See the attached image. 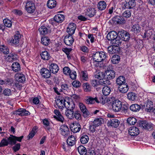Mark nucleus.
<instances>
[{
	"label": "nucleus",
	"mask_w": 155,
	"mask_h": 155,
	"mask_svg": "<svg viewBox=\"0 0 155 155\" xmlns=\"http://www.w3.org/2000/svg\"><path fill=\"white\" fill-rule=\"evenodd\" d=\"M105 81H103V83L105 86H107V84H110L109 80H111L114 78L115 76V71L111 70H107L105 72Z\"/></svg>",
	"instance_id": "f257e3e1"
},
{
	"label": "nucleus",
	"mask_w": 155,
	"mask_h": 155,
	"mask_svg": "<svg viewBox=\"0 0 155 155\" xmlns=\"http://www.w3.org/2000/svg\"><path fill=\"white\" fill-rule=\"evenodd\" d=\"M106 58V54L103 51L97 52L93 55L94 60L98 62L103 61Z\"/></svg>",
	"instance_id": "f03ea898"
},
{
	"label": "nucleus",
	"mask_w": 155,
	"mask_h": 155,
	"mask_svg": "<svg viewBox=\"0 0 155 155\" xmlns=\"http://www.w3.org/2000/svg\"><path fill=\"white\" fill-rule=\"evenodd\" d=\"M25 9L28 13H34L36 9L35 3L31 1H27L26 4Z\"/></svg>",
	"instance_id": "7ed1b4c3"
},
{
	"label": "nucleus",
	"mask_w": 155,
	"mask_h": 155,
	"mask_svg": "<svg viewBox=\"0 0 155 155\" xmlns=\"http://www.w3.org/2000/svg\"><path fill=\"white\" fill-rule=\"evenodd\" d=\"M112 109L115 112L121 111L122 108V102L120 101L116 100L113 101L112 103Z\"/></svg>",
	"instance_id": "20e7f679"
},
{
	"label": "nucleus",
	"mask_w": 155,
	"mask_h": 155,
	"mask_svg": "<svg viewBox=\"0 0 155 155\" xmlns=\"http://www.w3.org/2000/svg\"><path fill=\"white\" fill-rule=\"evenodd\" d=\"M60 132L63 136L67 137L70 134L69 128L65 125H61L59 129Z\"/></svg>",
	"instance_id": "39448f33"
},
{
	"label": "nucleus",
	"mask_w": 155,
	"mask_h": 155,
	"mask_svg": "<svg viewBox=\"0 0 155 155\" xmlns=\"http://www.w3.org/2000/svg\"><path fill=\"white\" fill-rule=\"evenodd\" d=\"M118 35L121 37V40L125 41H127L130 38V35L128 33L124 30H121L118 32Z\"/></svg>",
	"instance_id": "423d86ee"
},
{
	"label": "nucleus",
	"mask_w": 155,
	"mask_h": 155,
	"mask_svg": "<svg viewBox=\"0 0 155 155\" xmlns=\"http://www.w3.org/2000/svg\"><path fill=\"white\" fill-rule=\"evenodd\" d=\"M23 138V136L20 137H17L12 135H10L9 137L10 143L11 145L15 144L16 143V141L21 142L22 139Z\"/></svg>",
	"instance_id": "0eeeda50"
},
{
	"label": "nucleus",
	"mask_w": 155,
	"mask_h": 155,
	"mask_svg": "<svg viewBox=\"0 0 155 155\" xmlns=\"http://www.w3.org/2000/svg\"><path fill=\"white\" fill-rule=\"evenodd\" d=\"M119 121L117 119H113L108 121L107 126L116 128L118 127L120 124Z\"/></svg>",
	"instance_id": "6e6552de"
},
{
	"label": "nucleus",
	"mask_w": 155,
	"mask_h": 155,
	"mask_svg": "<svg viewBox=\"0 0 155 155\" xmlns=\"http://www.w3.org/2000/svg\"><path fill=\"white\" fill-rule=\"evenodd\" d=\"M76 28V25L73 23H70L67 28V31L69 35H73Z\"/></svg>",
	"instance_id": "1a4fd4ad"
},
{
	"label": "nucleus",
	"mask_w": 155,
	"mask_h": 155,
	"mask_svg": "<svg viewBox=\"0 0 155 155\" xmlns=\"http://www.w3.org/2000/svg\"><path fill=\"white\" fill-rule=\"evenodd\" d=\"M74 39L72 35H68L66 36L64 39V42L65 44L68 46H71L72 45L74 41Z\"/></svg>",
	"instance_id": "9d476101"
},
{
	"label": "nucleus",
	"mask_w": 155,
	"mask_h": 155,
	"mask_svg": "<svg viewBox=\"0 0 155 155\" xmlns=\"http://www.w3.org/2000/svg\"><path fill=\"white\" fill-rule=\"evenodd\" d=\"M79 106L81 110L83 112V116L84 117H86L89 116V113L84 104L81 103H80L79 104Z\"/></svg>",
	"instance_id": "9b49d317"
},
{
	"label": "nucleus",
	"mask_w": 155,
	"mask_h": 155,
	"mask_svg": "<svg viewBox=\"0 0 155 155\" xmlns=\"http://www.w3.org/2000/svg\"><path fill=\"white\" fill-rule=\"evenodd\" d=\"M16 80L18 82L23 83L25 81V75L21 73H17L15 76Z\"/></svg>",
	"instance_id": "f8f14e48"
},
{
	"label": "nucleus",
	"mask_w": 155,
	"mask_h": 155,
	"mask_svg": "<svg viewBox=\"0 0 155 155\" xmlns=\"http://www.w3.org/2000/svg\"><path fill=\"white\" fill-rule=\"evenodd\" d=\"M70 127L71 130L74 133L79 132L81 129V126L78 123H74Z\"/></svg>",
	"instance_id": "ddd939ff"
},
{
	"label": "nucleus",
	"mask_w": 155,
	"mask_h": 155,
	"mask_svg": "<svg viewBox=\"0 0 155 155\" xmlns=\"http://www.w3.org/2000/svg\"><path fill=\"white\" fill-rule=\"evenodd\" d=\"M139 133V129L135 127H132L130 128L129 130V134L132 136H136Z\"/></svg>",
	"instance_id": "4468645a"
},
{
	"label": "nucleus",
	"mask_w": 155,
	"mask_h": 155,
	"mask_svg": "<svg viewBox=\"0 0 155 155\" xmlns=\"http://www.w3.org/2000/svg\"><path fill=\"white\" fill-rule=\"evenodd\" d=\"M66 101L63 99H57L55 102L57 106L60 109H62L65 107V103Z\"/></svg>",
	"instance_id": "2eb2a0df"
},
{
	"label": "nucleus",
	"mask_w": 155,
	"mask_h": 155,
	"mask_svg": "<svg viewBox=\"0 0 155 155\" xmlns=\"http://www.w3.org/2000/svg\"><path fill=\"white\" fill-rule=\"evenodd\" d=\"M144 106L145 108V110L147 112H150L153 110V102L148 100L146 103H145Z\"/></svg>",
	"instance_id": "dca6fc26"
},
{
	"label": "nucleus",
	"mask_w": 155,
	"mask_h": 155,
	"mask_svg": "<svg viewBox=\"0 0 155 155\" xmlns=\"http://www.w3.org/2000/svg\"><path fill=\"white\" fill-rule=\"evenodd\" d=\"M118 35L116 32L112 31L109 32L107 34V37L108 40L112 41L117 37Z\"/></svg>",
	"instance_id": "f3484780"
},
{
	"label": "nucleus",
	"mask_w": 155,
	"mask_h": 155,
	"mask_svg": "<svg viewBox=\"0 0 155 155\" xmlns=\"http://www.w3.org/2000/svg\"><path fill=\"white\" fill-rule=\"evenodd\" d=\"M40 73L42 76L45 78H48L51 76L50 71L46 68H42L41 70Z\"/></svg>",
	"instance_id": "a211bd4d"
},
{
	"label": "nucleus",
	"mask_w": 155,
	"mask_h": 155,
	"mask_svg": "<svg viewBox=\"0 0 155 155\" xmlns=\"http://www.w3.org/2000/svg\"><path fill=\"white\" fill-rule=\"evenodd\" d=\"M13 82V80L11 78H7L5 80L0 79V85H1L6 84L7 86H11Z\"/></svg>",
	"instance_id": "6ab92c4d"
},
{
	"label": "nucleus",
	"mask_w": 155,
	"mask_h": 155,
	"mask_svg": "<svg viewBox=\"0 0 155 155\" xmlns=\"http://www.w3.org/2000/svg\"><path fill=\"white\" fill-rule=\"evenodd\" d=\"M64 15L58 14L54 16V20L57 23H61L64 21Z\"/></svg>",
	"instance_id": "aec40b11"
},
{
	"label": "nucleus",
	"mask_w": 155,
	"mask_h": 155,
	"mask_svg": "<svg viewBox=\"0 0 155 155\" xmlns=\"http://www.w3.org/2000/svg\"><path fill=\"white\" fill-rule=\"evenodd\" d=\"M136 5V2L134 0H129L126 2L124 6L126 8L131 9L134 7Z\"/></svg>",
	"instance_id": "412c9836"
},
{
	"label": "nucleus",
	"mask_w": 155,
	"mask_h": 155,
	"mask_svg": "<svg viewBox=\"0 0 155 155\" xmlns=\"http://www.w3.org/2000/svg\"><path fill=\"white\" fill-rule=\"evenodd\" d=\"M76 141L75 137L73 135L69 136L67 140V143L69 146H72Z\"/></svg>",
	"instance_id": "4be33fe9"
},
{
	"label": "nucleus",
	"mask_w": 155,
	"mask_h": 155,
	"mask_svg": "<svg viewBox=\"0 0 155 155\" xmlns=\"http://www.w3.org/2000/svg\"><path fill=\"white\" fill-rule=\"evenodd\" d=\"M41 58L44 61H47L50 59V54L47 51H42L40 54Z\"/></svg>",
	"instance_id": "5701e85b"
},
{
	"label": "nucleus",
	"mask_w": 155,
	"mask_h": 155,
	"mask_svg": "<svg viewBox=\"0 0 155 155\" xmlns=\"http://www.w3.org/2000/svg\"><path fill=\"white\" fill-rule=\"evenodd\" d=\"M54 112L56 114V115L54 116V118L60 121L63 122L64 120V118L61 115L59 111L58 110H54Z\"/></svg>",
	"instance_id": "b1692460"
},
{
	"label": "nucleus",
	"mask_w": 155,
	"mask_h": 155,
	"mask_svg": "<svg viewBox=\"0 0 155 155\" xmlns=\"http://www.w3.org/2000/svg\"><path fill=\"white\" fill-rule=\"evenodd\" d=\"M21 38V35L18 31H17L15 35L14 38H12L11 41L14 44L17 45L19 43Z\"/></svg>",
	"instance_id": "393cba45"
},
{
	"label": "nucleus",
	"mask_w": 155,
	"mask_h": 155,
	"mask_svg": "<svg viewBox=\"0 0 155 155\" xmlns=\"http://www.w3.org/2000/svg\"><path fill=\"white\" fill-rule=\"evenodd\" d=\"M96 10L94 8H89L87 9L86 14L90 17H92L95 15Z\"/></svg>",
	"instance_id": "a878e982"
},
{
	"label": "nucleus",
	"mask_w": 155,
	"mask_h": 155,
	"mask_svg": "<svg viewBox=\"0 0 155 155\" xmlns=\"http://www.w3.org/2000/svg\"><path fill=\"white\" fill-rule=\"evenodd\" d=\"M15 114L21 116L28 115L30 114L28 111L26 110L24 108H21L18 110L16 111Z\"/></svg>",
	"instance_id": "bb28decb"
},
{
	"label": "nucleus",
	"mask_w": 155,
	"mask_h": 155,
	"mask_svg": "<svg viewBox=\"0 0 155 155\" xmlns=\"http://www.w3.org/2000/svg\"><path fill=\"white\" fill-rule=\"evenodd\" d=\"M49 69L51 72L54 74L58 72L59 69L57 64L52 63L49 66Z\"/></svg>",
	"instance_id": "cd10ccee"
},
{
	"label": "nucleus",
	"mask_w": 155,
	"mask_h": 155,
	"mask_svg": "<svg viewBox=\"0 0 155 155\" xmlns=\"http://www.w3.org/2000/svg\"><path fill=\"white\" fill-rule=\"evenodd\" d=\"M12 70L15 72H17L21 70V66L19 63L17 62H14L12 65Z\"/></svg>",
	"instance_id": "c85d7f7f"
},
{
	"label": "nucleus",
	"mask_w": 155,
	"mask_h": 155,
	"mask_svg": "<svg viewBox=\"0 0 155 155\" xmlns=\"http://www.w3.org/2000/svg\"><path fill=\"white\" fill-rule=\"evenodd\" d=\"M65 107L66 108L67 110H72L75 108V104L72 101H70L69 100L68 101H66Z\"/></svg>",
	"instance_id": "c756f323"
},
{
	"label": "nucleus",
	"mask_w": 155,
	"mask_h": 155,
	"mask_svg": "<svg viewBox=\"0 0 155 155\" xmlns=\"http://www.w3.org/2000/svg\"><path fill=\"white\" fill-rule=\"evenodd\" d=\"M0 52L4 54H7L9 53V49L6 46L2 45H0Z\"/></svg>",
	"instance_id": "7c9ffc66"
},
{
	"label": "nucleus",
	"mask_w": 155,
	"mask_h": 155,
	"mask_svg": "<svg viewBox=\"0 0 155 155\" xmlns=\"http://www.w3.org/2000/svg\"><path fill=\"white\" fill-rule=\"evenodd\" d=\"M106 6L107 4L106 3L103 1H100L97 5L98 9L101 11L105 9Z\"/></svg>",
	"instance_id": "2f4dec72"
},
{
	"label": "nucleus",
	"mask_w": 155,
	"mask_h": 155,
	"mask_svg": "<svg viewBox=\"0 0 155 155\" xmlns=\"http://www.w3.org/2000/svg\"><path fill=\"white\" fill-rule=\"evenodd\" d=\"M104 122V120L102 118H97L94 120L92 123L94 126L98 127L101 125Z\"/></svg>",
	"instance_id": "473e14b6"
},
{
	"label": "nucleus",
	"mask_w": 155,
	"mask_h": 155,
	"mask_svg": "<svg viewBox=\"0 0 155 155\" xmlns=\"http://www.w3.org/2000/svg\"><path fill=\"white\" fill-rule=\"evenodd\" d=\"M116 82L117 84L120 86L122 84H125V78L123 76H120L117 78Z\"/></svg>",
	"instance_id": "72a5a7b5"
},
{
	"label": "nucleus",
	"mask_w": 155,
	"mask_h": 155,
	"mask_svg": "<svg viewBox=\"0 0 155 155\" xmlns=\"http://www.w3.org/2000/svg\"><path fill=\"white\" fill-rule=\"evenodd\" d=\"M95 78L100 79L101 82L105 81V74L102 72H99L97 73L95 75Z\"/></svg>",
	"instance_id": "f704fd0d"
},
{
	"label": "nucleus",
	"mask_w": 155,
	"mask_h": 155,
	"mask_svg": "<svg viewBox=\"0 0 155 155\" xmlns=\"http://www.w3.org/2000/svg\"><path fill=\"white\" fill-rule=\"evenodd\" d=\"M154 32V30L152 28H150L145 31L143 37L144 38L150 37Z\"/></svg>",
	"instance_id": "c9c22d12"
},
{
	"label": "nucleus",
	"mask_w": 155,
	"mask_h": 155,
	"mask_svg": "<svg viewBox=\"0 0 155 155\" xmlns=\"http://www.w3.org/2000/svg\"><path fill=\"white\" fill-rule=\"evenodd\" d=\"M78 150L80 155H85L87 153L86 149L83 146H80L78 147Z\"/></svg>",
	"instance_id": "e433bc0d"
},
{
	"label": "nucleus",
	"mask_w": 155,
	"mask_h": 155,
	"mask_svg": "<svg viewBox=\"0 0 155 155\" xmlns=\"http://www.w3.org/2000/svg\"><path fill=\"white\" fill-rule=\"evenodd\" d=\"M65 113L66 116L70 119H73L74 118V112L72 110H67Z\"/></svg>",
	"instance_id": "4c0bfd02"
},
{
	"label": "nucleus",
	"mask_w": 155,
	"mask_h": 155,
	"mask_svg": "<svg viewBox=\"0 0 155 155\" xmlns=\"http://www.w3.org/2000/svg\"><path fill=\"white\" fill-rule=\"evenodd\" d=\"M121 39H120V37H117L116 38L111 41V42L114 46L118 47L121 43Z\"/></svg>",
	"instance_id": "58836bf2"
},
{
	"label": "nucleus",
	"mask_w": 155,
	"mask_h": 155,
	"mask_svg": "<svg viewBox=\"0 0 155 155\" xmlns=\"http://www.w3.org/2000/svg\"><path fill=\"white\" fill-rule=\"evenodd\" d=\"M131 30L134 33L137 34L140 31V28L139 25L135 24L133 26Z\"/></svg>",
	"instance_id": "ea45409f"
},
{
	"label": "nucleus",
	"mask_w": 155,
	"mask_h": 155,
	"mask_svg": "<svg viewBox=\"0 0 155 155\" xmlns=\"http://www.w3.org/2000/svg\"><path fill=\"white\" fill-rule=\"evenodd\" d=\"M110 101L108 98L101 97L99 98V100L97 98V103H100L102 104H104L106 103H107Z\"/></svg>",
	"instance_id": "a19ab883"
},
{
	"label": "nucleus",
	"mask_w": 155,
	"mask_h": 155,
	"mask_svg": "<svg viewBox=\"0 0 155 155\" xmlns=\"http://www.w3.org/2000/svg\"><path fill=\"white\" fill-rule=\"evenodd\" d=\"M56 5V2L55 0H49L47 2L48 7L51 9L54 8Z\"/></svg>",
	"instance_id": "79ce46f5"
},
{
	"label": "nucleus",
	"mask_w": 155,
	"mask_h": 155,
	"mask_svg": "<svg viewBox=\"0 0 155 155\" xmlns=\"http://www.w3.org/2000/svg\"><path fill=\"white\" fill-rule=\"evenodd\" d=\"M130 109L134 112H137L140 109V106L138 104H134L131 105L130 107Z\"/></svg>",
	"instance_id": "37998d69"
},
{
	"label": "nucleus",
	"mask_w": 155,
	"mask_h": 155,
	"mask_svg": "<svg viewBox=\"0 0 155 155\" xmlns=\"http://www.w3.org/2000/svg\"><path fill=\"white\" fill-rule=\"evenodd\" d=\"M11 144L10 143V140L9 137L6 140V139H3L2 140L0 143V147H3L7 146L8 144Z\"/></svg>",
	"instance_id": "c03bdc74"
},
{
	"label": "nucleus",
	"mask_w": 155,
	"mask_h": 155,
	"mask_svg": "<svg viewBox=\"0 0 155 155\" xmlns=\"http://www.w3.org/2000/svg\"><path fill=\"white\" fill-rule=\"evenodd\" d=\"M97 98H93L89 97H87L86 100V103L87 104H94L95 102H97Z\"/></svg>",
	"instance_id": "a18cd8bd"
},
{
	"label": "nucleus",
	"mask_w": 155,
	"mask_h": 155,
	"mask_svg": "<svg viewBox=\"0 0 155 155\" xmlns=\"http://www.w3.org/2000/svg\"><path fill=\"white\" fill-rule=\"evenodd\" d=\"M89 140L88 136L86 135L82 136L80 139V141L82 144H86L87 143Z\"/></svg>",
	"instance_id": "49530a36"
},
{
	"label": "nucleus",
	"mask_w": 155,
	"mask_h": 155,
	"mask_svg": "<svg viewBox=\"0 0 155 155\" xmlns=\"http://www.w3.org/2000/svg\"><path fill=\"white\" fill-rule=\"evenodd\" d=\"M38 31L41 34L44 35L47 34L48 29L45 26H41L39 28Z\"/></svg>",
	"instance_id": "de8ad7c7"
},
{
	"label": "nucleus",
	"mask_w": 155,
	"mask_h": 155,
	"mask_svg": "<svg viewBox=\"0 0 155 155\" xmlns=\"http://www.w3.org/2000/svg\"><path fill=\"white\" fill-rule=\"evenodd\" d=\"M42 44L45 46L48 45L50 42V40L48 37H42L41 39Z\"/></svg>",
	"instance_id": "09e8293b"
},
{
	"label": "nucleus",
	"mask_w": 155,
	"mask_h": 155,
	"mask_svg": "<svg viewBox=\"0 0 155 155\" xmlns=\"http://www.w3.org/2000/svg\"><path fill=\"white\" fill-rule=\"evenodd\" d=\"M3 22L5 25L8 28H11L12 25V22L8 19L5 18L3 20Z\"/></svg>",
	"instance_id": "8fccbe9b"
},
{
	"label": "nucleus",
	"mask_w": 155,
	"mask_h": 155,
	"mask_svg": "<svg viewBox=\"0 0 155 155\" xmlns=\"http://www.w3.org/2000/svg\"><path fill=\"white\" fill-rule=\"evenodd\" d=\"M120 59V57L117 55H114L112 57L111 61L113 63L117 64L119 62Z\"/></svg>",
	"instance_id": "3c124183"
},
{
	"label": "nucleus",
	"mask_w": 155,
	"mask_h": 155,
	"mask_svg": "<svg viewBox=\"0 0 155 155\" xmlns=\"http://www.w3.org/2000/svg\"><path fill=\"white\" fill-rule=\"evenodd\" d=\"M136 119L133 117H130L127 120V123L130 125H134L137 122Z\"/></svg>",
	"instance_id": "603ef678"
},
{
	"label": "nucleus",
	"mask_w": 155,
	"mask_h": 155,
	"mask_svg": "<svg viewBox=\"0 0 155 155\" xmlns=\"http://www.w3.org/2000/svg\"><path fill=\"white\" fill-rule=\"evenodd\" d=\"M136 97V94L133 92L129 93L127 95V97L129 100L130 101H134Z\"/></svg>",
	"instance_id": "864d4df0"
},
{
	"label": "nucleus",
	"mask_w": 155,
	"mask_h": 155,
	"mask_svg": "<svg viewBox=\"0 0 155 155\" xmlns=\"http://www.w3.org/2000/svg\"><path fill=\"white\" fill-rule=\"evenodd\" d=\"M37 129V128L36 127H35L32 128L31 132L28 135V137L29 139L32 138L33 137L36 132V130Z\"/></svg>",
	"instance_id": "5fc2aeb1"
},
{
	"label": "nucleus",
	"mask_w": 155,
	"mask_h": 155,
	"mask_svg": "<svg viewBox=\"0 0 155 155\" xmlns=\"http://www.w3.org/2000/svg\"><path fill=\"white\" fill-rule=\"evenodd\" d=\"M110 91L111 89L110 88H103L102 93L105 96L108 95L110 94Z\"/></svg>",
	"instance_id": "6e6d98bb"
},
{
	"label": "nucleus",
	"mask_w": 155,
	"mask_h": 155,
	"mask_svg": "<svg viewBox=\"0 0 155 155\" xmlns=\"http://www.w3.org/2000/svg\"><path fill=\"white\" fill-rule=\"evenodd\" d=\"M131 15V11L129 10H127L123 14V16L124 18H128L130 17Z\"/></svg>",
	"instance_id": "4d7b16f0"
},
{
	"label": "nucleus",
	"mask_w": 155,
	"mask_h": 155,
	"mask_svg": "<svg viewBox=\"0 0 155 155\" xmlns=\"http://www.w3.org/2000/svg\"><path fill=\"white\" fill-rule=\"evenodd\" d=\"M58 82H56V84H55V86H61V87H67L70 86H70H69V85H70V84L69 83L67 84L66 83H59V82H58V81H57Z\"/></svg>",
	"instance_id": "13d9d810"
},
{
	"label": "nucleus",
	"mask_w": 155,
	"mask_h": 155,
	"mask_svg": "<svg viewBox=\"0 0 155 155\" xmlns=\"http://www.w3.org/2000/svg\"><path fill=\"white\" fill-rule=\"evenodd\" d=\"M74 117L77 120H80L81 118V115L80 112L78 111H76L74 113Z\"/></svg>",
	"instance_id": "bf43d9fd"
},
{
	"label": "nucleus",
	"mask_w": 155,
	"mask_h": 155,
	"mask_svg": "<svg viewBox=\"0 0 155 155\" xmlns=\"http://www.w3.org/2000/svg\"><path fill=\"white\" fill-rule=\"evenodd\" d=\"M114 20V21L116 22L118 24H121L123 23V20L121 17L117 16L115 17Z\"/></svg>",
	"instance_id": "052dcab7"
},
{
	"label": "nucleus",
	"mask_w": 155,
	"mask_h": 155,
	"mask_svg": "<svg viewBox=\"0 0 155 155\" xmlns=\"http://www.w3.org/2000/svg\"><path fill=\"white\" fill-rule=\"evenodd\" d=\"M146 121H140L138 124V125L141 128L145 129H146Z\"/></svg>",
	"instance_id": "680f3d73"
},
{
	"label": "nucleus",
	"mask_w": 155,
	"mask_h": 155,
	"mask_svg": "<svg viewBox=\"0 0 155 155\" xmlns=\"http://www.w3.org/2000/svg\"><path fill=\"white\" fill-rule=\"evenodd\" d=\"M146 127L145 129L151 130L153 127V125L150 122H148L146 121Z\"/></svg>",
	"instance_id": "e2e57ef3"
},
{
	"label": "nucleus",
	"mask_w": 155,
	"mask_h": 155,
	"mask_svg": "<svg viewBox=\"0 0 155 155\" xmlns=\"http://www.w3.org/2000/svg\"><path fill=\"white\" fill-rule=\"evenodd\" d=\"M68 75H69L70 78L72 79H75L76 78L77 74L75 71H71V73H69Z\"/></svg>",
	"instance_id": "0e129e2a"
},
{
	"label": "nucleus",
	"mask_w": 155,
	"mask_h": 155,
	"mask_svg": "<svg viewBox=\"0 0 155 155\" xmlns=\"http://www.w3.org/2000/svg\"><path fill=\"white\" fill-rule=\"evenodd\" d=\"M63 73L66 75H68L71 73V70L68 67H65L63 70Z\"/></svg>",
	"instance_id": "69168bd1"
},
{
	"label": "nucleus",
	"mask_w": 155,
	"mask_h": 155,
	"mask_svg": "<svg viewBox=\"0 0 155 155\" xmlns=\"http://www.w3.org/2000/svg\"><path fill=\"white\" fill-rule=\"evenodd\" d=\"M11 91L9 89L7 88L5 89L3 91V94L5 96H9L11 94Z\"/></svg>",
	"instance_id": "338daca9"
},
{
	"label": "nucleus",
	"mask_w": 155,
	"mask_h": 155,
	"mask_svg": "<svg viewBox=\"0 0 155 155\" xmlns=\"http://www.w3.org/2000/svg\"><path fill=\"white\" fill-rule=\"evenodd\" d=\"M72 84L74 87H79L81 85V83L78 81H73Z\"/></svg>",
	"instance_id": "774afa93"
}]
</instances>
